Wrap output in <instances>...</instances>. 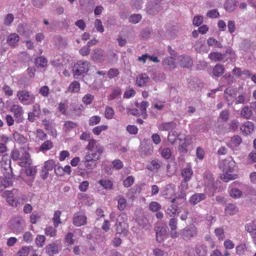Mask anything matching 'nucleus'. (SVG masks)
<instances>
[{
  "label": "nucleus",
  "instance_id": "8fccbe9b",
  "mask_svg": "<svg viewBox=\"0 0 256 256\" xmlns=\"http://www.w3.org/2000/svg\"><path fill=\"white\" fill-rule=\"evenodd\" d=\"M242 142V138L238 136H234L231 138L230 143L234 146H238Z\"/></svg>",
  "mask_w": 256,
  "mask_h": 256
},
{
  "label": "nucleus",
  "instance_id": "7ed1b4c3",
  "mask_svg": "<svg viewBox=\"0 0 256 256\" xmlns=\"http://www.w3.org/2000/svg\"><path fill=\"white\" fill-rule=\"evenodd\" d=\"M127 220L128 217L125 213L122 212L119 215L115 224L116 230L118 234L126 235L128 227Z\"/></svg>",
  "mask_w": 256,
  "mask_h": 256
},
{
  "label": "nucleus",
  "instance_id": "864d4df0",
  "mask_svg": "<svg viewBox=\"0 0 256 256\" xmlns=\"http://www.w3.org/2000/svg\"><path fill=\"white\" fill-rule=\"evenodd\" d=\"M20 156V152L16 149L12 150L10 152V158L14 161H18Z\"/></svg>",
  "mask_w": 256,
  "mask_h": 256
},
{
  "label": "nucleus",
  "instance_id": "a878e982",
  "mask_svg": "<svg viewBox=\"0 0 256 256\" xmlns=\"http://www.w3.org/2000/svg\"><path fill=\"white\" fill-rule=\"evenodd\" d=\"M13 138L14 140L20 144H24L28 141V139L26 138L17 132H14Z\"/></svg>",
  "mask_w": 256,
  "mask_h": 256
},
{
  "label": "nucleus",
  "instance_id": "3c124183",
  "mask_svg": "<svg viewBox=\"0 0 256 256\" xmlns=\"http://www.w3.org/2000/svg\"><path fill=\"white\" fill-rule=\"evenodd\" d=\"M14 20V16L12 14H8L6 15L4 20V24L6 26H10L12 24Z\"/></svg>",
  "mask_w": 256,
  "mask_h": 256
},
{
  "label": "nucleus",
  "instance_id": "f257e3e1",
  "mask_svg": "<svg viewBox=\"0 0 256 256\" xmlns=\"http://www.w3.org/2000/svg\"><path fill=\"white\" fill-rule=\"evenodd\" d=\"M220 168L222 170L224 174L221 175V179L224 182L236 178V175L230 173L235 172L236 170V162L232 158L229 157L222 160L220 163Z\"/></svg>",
  "mask_w": 256,
  "mask_h": 256
},
{
  "label": "nucleus",
  "instance_id": "423d86ee",
  "mask_svg": "<svg viewBox=\"0 0 256 256\" xmlns=\"http://www.w3.org/2000/svg\"><path fill=\"white\" fill-rule=\"evenodd\" d=\"M197 229L194 224H190L186 227L180 232V236L185 240H189L192 238L196 237L197 236Z\"/></svg>",
  "mask_w": 256,
  "mask_h": 256
},
{
  "label": "nucleus",
  "instance_id": "09e8293b",
  "mask_svg": "<svg viewBox=\"0 0 256 256\" xmlns=\"http://www.w3.org/2000/svg\"><path fill=\"white\" fill-rule=\"evenodd\" d=\"M245 230L250 234L255 232L256 230V224L253 222L248 223L245 226Z\"/></svg>",
  "mask_w": 256,
  "mask_h": 256
},
{
  "label": "nucleus",
  "instance_id": "e433bc0d",
  "mask_svg": "<svg viewBox=\"0 0 256 256\" xmlns=\"http://www.w3.org/2000/svg\"><path fill=\"white\" fill-rule=\"evenodd\" d=\"M161 156L165 159H168L172 156L171 149L168 148H164L160 149Z\"/></svg>",
  "mask_w": 256,
  "mask_h": 256
},
{
  "label": "nucleus",
  "instance_id": "cd10ccee",
  "mask_svg": "<svg viewBox=\"0 0 256 256\" xmlns=\"http://www.w3.org/2000/svg\"><path fill=\"white\" fill-rule=\"evenodd\" d=\"M252 114V112L248 106H246L242 108L240 112V116L243 118L248 120Z\"/></svg>",
  "mask_w": 256,
  "mask_h": 256
},
{
  "label": "nucleus",
  "instance_id": "603ef678",
  "mask_svg": "<svg viewBox=\"0 0 256 256\" xmlns=\"http://www.w3.org/2000/svg\"><path fill=\"white\" fill-rule=\"evenodd\" d=\"M114 115V110L110 106H106L105 110V116L107 119H112Z\"/></svg>",
  "mask_w": 256,
  "mask_h": 256
},
{
  "label": "nucleus",
  "instance_id": "774afa93",
  "mask_svg": "<svg viewBox=\"0 0 256 256\" xmlns=\"http://www.w3.org/2000/svg\"><path fill=\"white\" fill-rule=\"evenodd\" d=\"M134 182V178L132 176H128L126 180H124L123 182V184L124 187L128 188L132 184H133Z\"/></svg>",
  "mask_w": 256,
  "mask_h": 256
},
{
  "label": "nucleus",
  "instance_id": "f8f14e48",
  "mask_svg": "<svg viewBox=\"0 0 256 256\" xmlns=\"http://www.w3.org/2000/svg\"><path fill=\"white\" fill-rule=\"evenodd\" d=\"M98 159L92 158L90 155H86L84 158V164L86 167L90 170H93L96 165V162Z\"/></svg>",
  "mask_w": 256,
  "mask_h": 256
},
{
  "label": "nucleus",
  "instance_id": "20e7f679",
  "mask_svg": "<svg viewBox=\"0 0 256 256\" xmlns=\"http://www.w3.org/2000/svg\"><path fill=\"white\" fill-rule=\"evenodd\" d=\"M168 50L171 56L170 58H167L168 60V62H181L182 64H189L191 62L192 60L188 56L182 55L177 57L175 51L170 46H168Z\"/></svg>",
  "mask_w": 256,
  "mask_h": 256
},
{
  "label": "nucleus",
  "instance_id": "9d476101",
  "mask_svg": "<svg viewBox=\"0 0 256 256\" xmlns=\"http://www.w3.org/2000/svg\"><path fill=\"white\" fill-rule=\"evenodd\" d=\"M24 220L20 217L14 218L10 220V226L15 232H20L23 229Z\"/></svg>",
  "mask_w": 256,
  "mask_h": 256
},
{
  "label": "nucleus",
  "instance_id": "c9c22d12",
  "mask_svg": "<svg viewBox=\"0 0 256 256\" xmlns=\"http://www.w3.org/2000/svg\"><path fill=\"white\" fill-rule=\"evenodd\" d=\"M175 192V186L172 184H168L164 190V194L166 196H172Z\"/></svg>",
  "mask_w": 256,
  "mask_h": 256
},
{
  "label": "nucleus",
  "instance_id": "58836bf2",
  "mask_svg": "<svg viewBox=\"0 0 256 256\" xmlns=\"http://www.w3.org/2000/svg\"><path fill=\"white\" fill-rule=\"evenodd\" d=\"M98 183L100 184L104 188L110 190L112 187V182L110 180H98Z\"/></svg>",
  "mask_w": 256,
  "mask_h": 256
},
{
  "label": "nucleus",
  "instance_id": "4be33fe9",
  "mask_svg": "<svg viewBox=\"0 0 256 256\" xmlns=\"http://www.w3.org/2000/svg\"><path fill=\"white\" fill-rule=\"evenodd\" d=\"M181 175L183 180H190L193 175V171L190 166H188L182 170Z\"/></svg>",
  "mask_w": 256,
  "mask_h": 256
},
{
  "label": "nucleus",
  "instance_id": "2eb2a0df",
  "mask_svg": "<svg viewBox=\"0 0 256 256\" xmlns=\"http://www.w3.org/2000/svg\"><path fill=\"white\" fill-rule=\"evenodd\" d=\"M86 223V217L84 215L74 214L73 217V224L77 226H80L84 225Z\"/></svg>",
  "mask_w": 256,
  "mask_h": 256
},
{
  "label": "nucleus",
  "instance_id": "9b49d317",
  "mask_svg": "<svg viewBox=\"0 0 256 256\" xmlns=\"http://www.w3.org/2000/svg\"><path fill=\"white\" fill-rule=\"evenodd\" d=\"M85 65H74L72 68L73 76L75 78H78L80 76L88 71V66Z\"/></svg>",
  "mask_w": 256,
  "mask_h": 256
},
{
  "label": "nucleus",
  "instance_id": "7c9ffc66",
  "mask_svg": "<svg viewBox=\"0 0 256 256\" xmlns=\"http://www.w3.org/2000/svg\"><path fill=\"white\" fill-rule=\"evenodd\" d=\"M0 162L2 163V164L4 166L5 169H6L8 167L12 170V162L8 154H4L2 156V160H0Z\"/></svg>",
  "mask_w": 256,
  "mask_h": 256
},
{
  "label": "nucleus",
  "instance_id": "c85d7f7f",
  "mask_svg": "<svg viewBox=\"0 0 256 256\" xmlns=\"http://www.w3.org/2000/svg\"><path fill=\"white\" fill-rule=\"evenodd\" d=\"M80 90V84L76 81L72 82L69 86L68 90L66 92H70L72 93L78 92Z\"/></svg>",
  "mask_w": 256,
  "mask_h": 256
},
{
  "label": "nucleus",
  "instance_id": "f704fd0d",
  "mask_svg": "<svg viewBox=\"0 0 256 256\" xmlns=\"http://www.w3.org/2000/svg\"><path fill=\"white\" fill-rule=\"evenodd\" d=\"M209 58L212 60V62L220 61L223 59V55L220 52H211L209 56Z\"/></svg>",
  "mask_w": 256,
  "mask_h": 256
},
{
  "label": "nucleus",
  "instance_id": "69168bd1",
  "mask_svg": "<svg viewBox=\"0 0 256 256\" xmlns=\"http://www.w3.org/2000/svg\"><path fill=\"white\" fill-rule=\"evenodd\" d=\"M100 117L98 116H93L89 120V124L90 126L96 125L100 122Z\"/></svg>",
  "mask_w": 256,
  "mask_h": 256
},
{
  "label": "nucleus",
  "instance_id": "5701e85b",
  "mask_svg": "<svg viewBox=\"0 0 256 256\" xmlns=\"http://www.w3.org/2000/svg\"><path fill=\"white\" fill-rule=\"evenodd\" d=\"M138 60L140 61H142L143 62H151L154 63H158L160 62V60L156 56H148L146 54L139 57Z\"/></svg>",
  "mask_w": 256,
  "mask_h": 256
},
{
  "label": "nucleus",
  "instance_id": "4468645a",
  "mask_svg": "<svg viewBox=\"0 0 256 256\" xmlns=\"http://www.w3.org/2000/svg\"><path fill=\"white\" fill-rule=\"evenodd\" d=\"M206 198V194L202 193H196L191 196L189 202L191 204L194 206L200 202L205 200Z\"/></svg>",
  "mask_w": 256,
  "mask_h": 256
},
{
  "label": "nucleus",
  "instance_id": "6ab92c4d",
  "mask_svg": "<svg viewBox=\"0 0 256 256\" xmlns=\"http://www.w3.org/2000/svg\"><path fill=\"white\" fill-rule=\"evenodd\" d=\"M254 128L253 123L248 121L240 126V130L244 134H248L253 130Z\"/></svg>",
  "mask_w": 256,
  "mask_h": 256
},
{
  "label": "nucleus",
  "instance_id": "49530a36",
  "mask_svg": "<svg viewBox=\"0 0 256 256\" xmlns=\"http://www.w3.org/2000/svg\"><path fill=\"white\" fill-rule=\"evenodd\" d=\"M204 18L202 16L197 15L194 16L192 24L194 26H198L203 22Z\"/></svg>",
  "mask_w": 256,
  "mask_h": 256
},
{
  "label": "nucleus",
  "instance_id": "a19ab883",
  "mask_svg": "<svg viewBox=\"0 0 256 256\" xmlns=\"http://www.w3.org/2000/svg\"><path fill=\"white\" fill-rule=\"evenodd\" d=\"M127 205L126 200L122 196H120L118 200V208L120 210H123Z\"/></svg>",
  "mask_w": 256,
  "mask_h": 256
},
{
  "label": "nucleus",
  "instance_id": "6e6d98bb",
  "mask_svg": "<svg viewBox=\"0 0 256 256\" xmlns=\"http://www.w3.org/2000/svg\"><path fill=\"white\" fill-rule=\"evenodd\" d=\"M149 208L153 212H158L161 208L160 205L156 202H152L149 205Z\"/></svg>",
  "mask_w": 256,
  "mask_h": 256
},
{
  "label": "nucleus",
  "instance_id": "4c0bfd02",
  "mask_svg": "<svg viewBox=\"0 0 256 256\" xmlns=\"http://www.w3.org/2000/svg\"><path fill=\"white\" fill-rule=\"evenodd\" d=\"M55 166H56L55 162L53 160H50L44 162L43 168L49 172L52 170Z\"/></svg>",
  "mask_w": 256,
  "mask_h": 256
},
{
  "label": "nucleus",
  "instance_id": "338daca9",
  "mask_svg": "<svg viewBox=\"0 0 256 256\" xmlns=\"http://www.w3.org/2000/svg\"><path fill=\"white\" fill-rule=\"evenodd\" d=\"M94 26L98 32H104V28L100 20H96L94 22Z\"/></svg>",
  "mask_w": 256,
  "mask_h": 256
},
{
  "label": "nucleus",
  "instance_id": "a18cd8bd",
  "mask_svg": "<svg viewBox=\"0 0 256 256\" xmlns=\"http://www.w3.org/2000/svg\"><path fill=\"white\" fill-rule=\"evenodd\" d=\"M94 98V96L91 94H88L84 96L82 98V102L86 104H90L92 103Z\"/></svg>",
  "mask_w": 256,
  "mask_h": 256
},
{
  "label": "nucleus",
  "instance_id": "052dcab7",
  "mask_svg": "<svg viewBox=\"0 0 256 256\" xmlns=\"http://www.w3.org/2000/svg\"><path fill=\"white\" fill-rule=\"evenodd\" d=\"M45 240L44 236L40 235L36 238L35 242L38 246L42 247L44 245Z\"/></svg>",
  "mask_w": 256,
  "mask_h": 256
},
{
  "label": "nucleus",
  "instance_id": "de8ad7c7",
  "mask_svg": "<svg viewBox=\"0 0 256 256\" xmlns=\"http://www.w3.org/2000/svg\"><path fill=\"white\" fill-rule=\"evenodd\" d=\"M52 147V143L50 140L44 142L40 146V150H48Z\"/></svg>",
  "mask_w": 256,
  "mask_h": 256
},
{
  "label": "nucleus",
  "instance_id": "5fc2aeb1",
  "mask_svg": "<svg viewBox=\"0 0 256 256\" xmlns=\"http://www.w3.org/2000/svg\"><path fill=\"white\" fill-rule=\"evenodd\" d=\"M6 200L10 205L13 206H17L19 204L16 198L12 196H8L6 198Z\"/></svg>",
  "mask_w": 256,
  "mask_h": 256
},
{
  "label": "nucleus",
  "instance_id": "bb28decb",
  "mask_svg": "<svg viewBox=\"0 0 256 256\" xmlns=\"http://www.w3.org/2000/svg\"><path fill=\"white\" fill-rule=\"evenodd\" d=\"M207 247L204 244H198L196 246V252L198 256H205L207 254Z\"/></svg>",
  "mask_w": 256,
  "mask_h": 256
},
{
  "label": "nucleus",
  "instance_id": "2f4dec72",
  "mask_svg": "<svg viewBox=\"0 0 256 256\" xmlns=\"http://www.w3.org/2000/svg\"><path fill=\"white\" fill-rule=\"evenodd\" d=\"M207 44L209 46H212L217 48H222V44L212 37H210L207 40Z\"/></svg>",
  "mask_w": 256,
  "mask_h": 256
},
{
  "label": "nucleus",
  "instance_id": "c756f323",
  "mask_svg": "<svg viewBox=\"0 0 256 256\" xmlns=\"http://www.w3.org/2000/svg\"><path fill=\"white\" fill-rule=\"evenodd\" d=\"M19 40L18 36L14 33L10 34L7 40V42L11 46H15Z\"/></svg>",
  "mask_w": 256,
  "mask_h": 256
},
{
  "label": "nucleus",
  "instance_id": "c03bdc74",
  "mask_svg": "<svg viewBox=\"0 0 256 256\" xmlns=\"http://www.w3.org/2000/svg\"><path fill=\"white\" fill-rule=\"evenodd\" d=\"M56 228L50 226L46 228L45 230V234L47 236H54L56 235Z\"/></svg>",
  "mask_w": 256,
  "mask_h": 256
},
{
  "label": "nucleus",
  "instance_id": "f03ea898",
  "mask_svg": "<svg viewBox=\"0 0 256 256\" xmlns=\"http://www.w3.org/2000/svg\"><path fill=\"white\" fill-rule=\"evenodd\" d=\"M86 149L88 150L86 155H90L98 160L104 151V147L94 138L88 140V144L86 146Z\"/></svg>",
  "mask_w": 256,
  "mask_h": 256
},
{
  "label": "nucleus",
  "instance_id": "bf43d9fd",
  "mask_svg": "<svg viewBox=\"0 0 256 256\" xmlns=\"http://www.w3.org/2000/svg\"><path fill=\"white\" fill-rule=\"evenodd\" d=\"M242 194L241 190L238 188H232L230 191V196L234 198H238Z\"/></svg>",
  "mask_w": 256,
  "mask_h": 256
},
{
  "label": "nucleus",
  "instance_id": "473e14b6",
  "mask_svg": "<svg viewBox=\"0 0 256 256\" xmlns=\"http://www.w3.org/2000/svg\"><path fill=\"white\" fill-rule=\"evenodd\" d=\"M122 91L119 88H116L113 89L112 94H110L108 100H110L118 98L120 97Z\"/></svg>",
  "mask_w": 256,
  "mask_h": 256
},
{
  "label": "nucleus",
  "instance_id": "ea45409f",
  "mask_svg": "<svg viewBox=\"0 0 256 256\" xmlns=\"http://www.w3.org/2000/svg\"><path fill=\"white\" fill-rule=\"evenodd\" d=\"M25 170V174L28 176L34 177L36 173V166H31L30 165L26 166Z\"/></svg>",
  "mask_w": 256,
  "mask_h": 256
},
{
  "label": "nucleus",
  "instance_id": "a211bd4d",
  "mask_svg": "<svg viewBox=\"0 0 256 256\" xmlns=\"http://www.w3.org/2000/svg\"><path fill=\"white\" fill-rule=\"evenodd\" d=\"M238 208L233 204H227L224 209L226 215H234L238 212Z\"/></svg>",
  "mask_w": 256,
  "mask_h": 256
},
{
  "label": "nucleus",
  "instance_id": "f3484780",
  "mask_svg": "<svg viewBox=\"0 0 256 256\" xmlns=\"http://www.w3.org/2000/svg\"><path fill=\"white\" fill-rule=\"evenodd\" d=\"M149 80V77L146 74H142L136 77V84L138 86L142 87L146 86Z\"/></svg>",
  "mask_w": 256,
  "mask_h": 256
},
{
  "label": "nucleus",
  "instance_id": "0e129e2a",
  "mask_svg": "<svg viewBox=\"0 0 256 256\" xmlns=\"http://www.w3.org/2000/svg\"><path fill=\"white\" fill-rule=\"evenodd\" d=\"M142 16L140 14H134L132 15L129 18V21L133 24H136L141 20Z\"/></svg>",
  "mask_w": 256,
  "mask_h": 256
},
{
  "label": "nucleus",
  "instance_id": "0eeeda50",
  "mask_svg": "<svg viewBox=\"0 0 256 256\" xmlns=\"http://www.w3.org/2000/svg\"><path fill=\"white\" fill-rule=\"evenodd\" d=\"M237 95L236 90L228 88L225 89L224 96L228 106L232 105L235 102Z\"/></svg>",
  "mask_w": 256,
  "mask_h": 256
},
{
  "label": "nucleus",
  "instance_id": "dca6fc26",
  "mask_svg": "<svg viewBox=\"0 0 256 256\" xmlns=\"http://www.w3.org/2000/svg\"><path fill=\"white\" fill-rule=\"evenodd\" d=\"M236 0H226L224 4V8L228 12H234L237 8Z\"/></svg>",
  "mask_w": 256,
  "mask_h": 256
},
{
  "label": "nucleus",
  "instance_id": "39448f33",
  "mask_svg": "<svg viewBox=\"0 0 256 256\" xmlns=\"http://www.w3.org/2000/svg\"><path fill=\"white\" fill-rule=\"evenodd\" d=\"M16 96L20 102L24 104L28 105L33 104L34 102V96L30 94L26 90L18 91Z\"/></svg>",
  "mask_w": 256,
  "mask_h": 256
},
{
  "label": "nucleus",
  "instance_id": "ddd939ff",
  "mask_svg": "<svg viewBox=\"0 0 256 256\" xmlns=\"http://www.w3.org/2000/svg\"><path fill=\"white\" fill-rule=\"evenodd\" d=\"M11 111L14 112V116L16 118H18L17 122H22V116L23 114L22 107L18 104H14L10 109Z\"/></svg>",
  "mask_w": 256,
  "mask_h": 256
},
{
  "label": "nucleus",
  "instance_id": "37998d69",
  "mask_svg": "<svg viewBox=\"0 0 256 256\" xmlns=\"http://www.w3.org/2000/svg\"><path fill=\"white\" fill-rule=\"evenodd\" d=\"M160 165L157 160H152L151 162L150 165H148L147 168L151 171L158 169Z\"/></svg>",
  "mask_w": 256,
  "mask_h": 256
},
{
  "label": "nucleus",
  "instance_id": "79ce46f5",
  "mask_svg": "<svg viewBox=\"0 0 256 256\" xmlns=\"http://www.w3.org/2000/svg\"><path fill=\"white\" fill-rule=\"evenodd\" d=\"M60 215L61 212L59 210H56L54 212V216L52 218V220L54 222V225L55 228L58 227V224L62 222L60 220Z\"/></svg>",
  "mask_w": 256,
  "mask_h": 256
},
{
  "label": "nucleus",
  "instance_id": "1a4fd4ad",
  "mask_svg": "<svg viewBox=\"0 0 256 256\" xmlns=\"http://www.w3.org/2000/svg\"><path fill=\"white\" fill-rule=\"evenodd\" d=\"M18 164L21 167L24 168L32 164V160L30 154L26 151H24L21 154Z\"/></svg>",
  "mask_w": 256,
  "mask_h": 256
},
{
  "label": "nucleus",
  "instance_id": "13d9d810",
  "mask_svg": "<svg viewBox=\"0 0 256 256\" xmlns=\"http://www.w3.org/2000/svg\"><path fill=\"white\" fill-rule=\"evenodd\" d=\"M30 250L28 246H24L20 248L17 253V256H28Z\"/></svg>",
  "mask_w": 256,
  "mask_h": 256
},
{
  "label": "nucleus",
  "instance_id": "b1692460",
  "mask_svg": "<svg viewBox=\"0 0 256 256\" xmlns=\"http://www.w3.org/2000/svg\"><path fill=\"white\" fill-rule=\"evenodd\" d=\"M249 101V98L248 95L244 92L238 96H236L235 100V104H245Z\"/></svg>",
  "mask_w": 256,
  "mask_h": 256
},
{
  "label": "nucleus",
  "instance_id": "680f3d73",
  "mask_svg": "<svg viewBox=\"0 0 256 256\" xmlns=\"http://www.w3.org/2000/svg\"><path fill=\"white\" fill-rule=\"evenodd\" d=\"M108 126H100L95 127L92 130V132L96 135H99L102 131L107 130Z\"/></svg>",
  "mask_w": 256,
  "mask_h": 256
},
{
  "label": "nucleus",
  "instance_id": "393cba45",
  "mask_svg": "<svg viewBox=\"0 0 256 256\" xmlns=\"http://www.w3.org/2000/svg\"><path fill=\"white\" fill-rule=\"evenodd\" d=\"M46 252L49 254H54L58 253L59 248L55 244H49L46 248Z\"/></svg>",
  "mask_w": 256,
  "mask_h": 256
},
{
  "label": "nucleus",
  "instance_id": "412c9836",
  "mask_svg": "<svg viewBox=\"0 0 256 256\" xmlns=\"http://www.w3.org/2000/svg\"><path fill=\"white\" fill-rule=\"evenodd\" d=\"M176 124L174 122H164L159 124L158 129L161 130H172L176 127Z\"/></svg>",
  "mask_w": 256,
  "mask_h": 256
},
{
  "label": "nucleus",
  "instance_id": "e2e57ef3",
  "mask_svg": "<svg viewBox=\"0 0 256 256\" xmlns=\"http://www.w3.org/2000/svg\"><path fill=\"white\" fill-rule=\"evenodd\" d=\"M228 31L230 34H233L236 31V23L234 20H230L228 22Z\"/></svg>",
  "mask_w": 256,
  "mask_h": 256
},
{
  "label": "nucleus",
  "instance_id": "72a5a7b5",
  "mask_svg": "<svg viewBox=\"0 0 256 256\" xmlns=\"http://www.w3.org/2000/svg\"><path fill=\"white\" fill-rule=\"evenodd\" d=\"M224 68L222 65H215L212 68V74L215 76H220L224 72Z\"/></svg>",
  "mask_w": 256,
  "mask_h": 256
},
{
  "label": "nucleus",
  "instance_id": "4d7b16f0",
  "mask_svg": "<svg viewBox=\"0 0 256 256\" xmlns=\"http://www.w3.org/2000/svg\"><path fill=\"white\" fill-rule=\"evenodd\" d=\"M208 17L211 18H217L219 16L220 14L216 9L210 10L206 14Z\"/></svg>",
  "mask_w": 256,
  "mask_h": 256
},
{
  "label": "nucleus",
  "instance_id": "aec40b11",
  "mask_svg": "<svg viewBox=\"0 0 256 256\" xmlns=\"http://www.w3.org/2000/svg\"><path fill=\"white\" fill-rule=\"evenodd\" d=\"M136 106L141 111V114L144 118L146 116V108L149 106V104L146 101H142L140 104L136 102Z\"/></svg>",
  "mask_w": 256,
  "mask_h": 256
},
{
  "label": "nucleus",
  "instance_id": "6e6552de",
  "mask_svg": "<svg viewBox=\"0 0 256 256\" xmlns=\"http://www.w3.org/2000/svg\"><path fill=\"white\" fill-rule=\"evenodd\" d=\"M156 232V241L159 242H162L166 238L167 228L162 226H156L154 228Z\"/></svg>",
  "mask_w": 256,
  "mask_h": 256
}]
</instances>
